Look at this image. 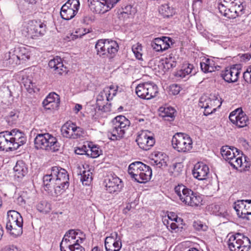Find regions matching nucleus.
<instances>
[{"mask_svg":"<svg viewBox=\"0 0 251 251\" xmlns=\"http://www.w3.org/2000/svg\"><path fill=\"white\" fill-rule=\"evenodd\" d=\"M43 183L48 188L54 189V195H60L69 186V176L66 170L59 167H52L43 178Z\"/></svg>","mask_w":251,"mask_h":251,"instance_id":"1","label":"nucleus"},{"mask_svg":"<svg viewBox=\"0 0 251 251\" xmlns=\"http://www.w3.org/2000/svg\"><path fill=\"white\" fill-rule=\"evenodd\" d=\"M25 134L19 129L0 132V151H15L26 143Z\"/></svg>","mask_w":251,"mask_h":251,"instance_id":"2","label":"nucleus"},{"mask_svg":"<svg viewBox=\"0 0 251 251\" xmlns=\"http://www.w3.org/2000/svg\"><path fill=\"white\" fill-rule=\"evenodd\" d=\"M175 192L179 200L184 205L192 207H200L203 204V198L201 195L194 192L191 189L181 184L175 187Z\"/></svg>","mask_w":251,"mask_h":251,"instance_id":"3","label":"nucleus"},{"mask_svg":"<svg viewBox=\"0 0 251 251\" xmlns=\"http://www.w3.org/2000/svg\"><path fill=\"white\" fill-rule=\"evenodd\" d=\"M220 12L229 19H235L243 14L244 7L243 0H220Z\"/></svg>","mask_w":251,"mask_h":251,"instance_id":"4","label":"nucleus"},{"mask_svg":"<svg viewBox=\"0 0 251 251\" xmlns=\"http://www.w3.org/2000/svg\"><path fill=\"white\" fill-rule=\"evenodd\" d=\"M111 128L108 132V136L111 140H118L124 137L130 125V121L125 116L120 115L112 120Z\"/></svg>","mask_w":251,"mask_h":251,"instance_id":"5","label":"nucleus"},{"mask_svg":"<svg viewBox=\"0 0 251 251\" xmlns=\"http://www.w3.org/2000/svg\"><path fill=\"white\" fill-rule=\"evenodd\" d=\"M35 148L47 151L56 152L60 148L57 139L48 133L38 134L34 139Z\"/></svg>","mask_w":251,"mask_h":251,"instance_id":"6","label":"nucleus"},{"mask_svg":"<svg viewBox=\"0 0 251 251\" xmlns=\"http://www.w3.org/2000/svg\"><path fill=\"white\" fill-rule=\"evenodd\" d=\"M97 55L102 58H113L119 50L116 41L109 39H100L96 45Z\"/></svg>","mask_w":251,"mask_h":251,"instance_id":"7","label":"nucleus"},{"mask_svg":"<svg viewBox=\"0 0 251 251\" xmlns=\"http://www.w3.org/2000/svg\"><path fill=\"white\" fill-rule=\"evenodd\" d=\"M23 220L21 214L15 210L7 212L6 229L14 237L20 236L23 233Z\"/></svg>","mask_w":251,"mask_h":251,"instance_id":"8","label":"nucleus"},{"mask_svg":"<svg viewBox=\"0 0 251 251\" xmlns=\"http://www.w3.org/2000/svg\"><path fill=\"white\" fill-rule=\"evenodd\" d=\"M46 32V25L40 21L31 20L23 25L21 32L27 38L36 39L43 35Z\"/></svg>","mask_w":251,"mask_h":251,"instance_id":"9","label":"nucleus"},{"mask_svg":"<svg viewBox=\"0 0 251 251\" xmlns=\"http://www.w3.org/2000/svg\"><path fill=\"white\" fill-rule=\"evenodd\" d=\"M30 52L25 47H20L15 49L13 52L9 51L4 55V59L7 65L13 66L19 65L28 60Z\"/></svg>","mask_w":251,"mask_h":251,"instance_id":"10","label":"nucleus"},{"mask_svg":"<svg viewBox=\"0 0 251 251\" xmlns=\"http://www.w3.org/2000/svg\"><path fill=\"white\" fill-rule=\"evenodd\" d=\"M227 244L231 251H249L251 247L250 239L240 233L231 235Z\"/></svg>","mask_w":251,"mask_h":251,"instance_id":"11","label":"nucleus"},{"mask_svg":"<svg viewBox=\"0 0 251 251\" xmlns=\"http://www.w3.org/2000/svg\"><path fill=\"white\" fill-rule=\"evenodd\" d=\"M85 235L83 232L74 229L68 230L65 234L60 244L61 251H64L75 246L76 244L81 243L85 240Z\"/></svg>","mask_w":251,"mask_h":251,"instance_id":"12","label":"nucleus"},{"mask_svg":"<svg viewBox=\"0 0 251 251\" xmlns=\"http://www.w3.org/2000/svg\"><path fill=\"white\" fill-rule=\"evenodd\" d=\"M173 148L180 152H187L192 148L193 142L190 137L182 133H177L173 137Z\"/></svg>","mask_w":251,"mask_h":251,"instance_id":"13","label":"nucleus"},{"mask_svg":"<svg viewBox=\"0 0 251 251\" xmlns=\"http://www.w3.org/2000/svg\"><path fill=\"white\" fill-rule=\"evenodd\" d=\"M137 95L143 99L150 100L158 93V87L153 82H146L139 84L136 87Z\"/></svg>","mask_w":251,"mask_h":251,"instance_id":"14","label":"nucleus"},{"mask_svg":"<svg viewBox=\"0 0 251 251\" xmlns=\"http://www.w3.org/2000/svg\"><path fill=\"white\" fill-rule=\"evenodd\" d=\"M120 0H88L90 10L96 13L103 14L111 9Z\"/></svg>","mask_w":251,"mask_h":251,"instance_id":"15","label":"nucleus"},{"mask_svg":"<svg viewBox=\"0 0 251 251\" xmlns=\"http://www.w3.org/2000/svg\"><path fill=\"white\" fill-rule=\"evenodd\" d=\"M79 6V0H68L61 8V17L65 20L71 19L77 13Z\"/></svg>","mask_w":251,"mask_h":251,"instance_id":"16","label":"nucleus"},{"mask_svg":"<svg viewBox=\"0 0 251 251\" xmlns=\"http://www.w3.org/2000/svg\"><path fill=\"white\" fill-rule=\"evenodd\" d=\"M136 142L140 148L148 151L153 146L155 140L153 133L151 132L149 130H142L137 136Z\"/></svg>","mask_w":251,"mask_h":251,"instance_id":"17","label":"nucleus"},{"mask_svg":"<svg viewBox=\"0 0 251 251\" xmlns=\"http://www.w3.org/2000/svg\"><path fill=\"white\" fill-rule=\"evenodd\" d=\"M61 131L65 137L76 139L82 136V128L77 126L75 124L67 122L62 126Z\"/></svg>","mask_w":251,"mask_h":251,"instance_id":"18","label":"nucleus"},{"mask_svg":"<svg viewBox=\"0 0 251 251\" xmlns=\"http://www.w3.org/2000/svg\"><path fill=\"white\" fill-rule=\"evenodd\" d=\"M241 71L240 65H233L230 68H226L224 71H223L221 75L227 82H235L238 80Z\"/></svg>","mask_w":251,"mask_h":251,"instance_id":"19","label":"nucleus"},{"mask_svg":"<svg viewBox=\"0 0 251 251\" xmlns=\"http://www.w3.org/2000/svg\"><path fill=\"white\" fill-rule=\"evenodd\" d=\"M106 190L109 193L117 195L123 187L122 181L116 176H111L105 180Z\"/></svg>","mask_w":251,"mask_h":251,"instance_id":"20","label":"nucleus"},{"mask_svg":"<svg viewBox=\"0 0 251 251\" xmlns=\"http://www.w3.org/2000/svg\"><path fill=\"white\" fill-rule=\"evenodd\" d=\"M218 101L217 99H211L207 96H202L199 100V106L204 109L203 114L207 116L216 111V103Z\"/></svg>","mask_w":251,"mask_h":251,"instance_id":"21","label":"nucleus"},{"mask_svg":"<svg viewBox=\"0 0 251 251\" xmlns=\"http://www.w3.org/2000/svg\"><path fill=\"white\" fill-rule=\"evenodd\" d=\"M104 243L106 251H119L122 246L121 238L117 232H114L110 236L107 237Z\"/></svg>","mask_w":251,"mask_h":251,"instance_id":"22","label":"nucleus"},{"mask_svg":"<svg viewBox=\"0 0 251 251\" xmlns=\"http://www.w3.org/2000/svg\"><path fill=\"white\" fill-rule=\"evenodd\" d=\"M230 121L239 127H243L247 126L249 119L247 116L241 110L239 109L232 111L229 116Z\"/></svg>","mask_w":251,"mask_h":251,"instance_id":"23","label":"nucleus"},{"mask_svg":"<svg viewBox=\"0 0 251 251\" xmlns=\"http://www.w3.org/2000/svg\"><path fill=\"white\" fill-rule=\"evenodd\" d=\"M192 174L199 180H206L209 175V167L202 162H198L194 167Z\"/></svg>","mask_w":251,"mask_h":251,"instance_id":"24","label":"nucleus"},{"mask_svg":"<svg viewBox=\"0 0 251 251\" xmlns=\"http://www.w3.org/2000/svg\"><path fill=\"white\" fill-rule=\"evenodd\" d=\"M43 107L47 109H57L60 104V97L54 92L50 93L43 100Z\"/></svg>","mask_w":251,"mask_h":251,"instance_id":"25","label":"nucleus"},{"mask_svg":"<svg viewBox=\"0 0 251 251\" xmlns=\"http://www.w3.org/2000/svg\"><path fill=\"white\" fill-rule=\"evenodd\" d=\"M49 66L53 69L55 74L59 75L66 74L68 71L67 68L63 64L62 59L58 56L49 61Z\"/></svg>","mask_w":251,"mask_h":251,"instance_id":"26","label":"nucleus"},{"mask_svg":"<svg viewBox=\"0 0 251 251\" xmlns=\"http://www.w3.org/2000/svg\"><path fill=\"white\" fill-rule=\"evenodd\" d=\"M143 163L137 161L132 163L129 165L128 168V173L132 178L137 182V178L139 176L140 172L142 168Z\"/></svg>","mask_w":251,"mask_h":251,"instance_id":"27","label":"nucleus"},{"mask_svg":"<svg viewBox=\"0 0 251 251\" xmlns=\"http://www.w3.org/2000/svg\"><path fill=\"white\" fill-rule=\"evenodd\" d=\"M143 168L139 172V176L137 178V182L140 183H144L150 180L152 176V170L151 167L145 164H143Z\"/></svg>","mask_w":251,"mask_h":251,"instance_id":"28","label":"nucleus"},{"mask_svg":"<svg viewBox=\"0 0 251 251\" xmlns=\"http://www.w3.org/2000/svg\"><path fill=\"white\" fill-rule=\"evenodd\" d=\"M15 176L22 178L27 173V168L23 161H18L13 168Z\"/></svg>","mask_w":251,"mask_h":251,"instance_id":"29","label":"nucleus"},{"mask_svg":"<svg viewBox=\"0 0 251 251\" xmlns=\"http://www.w3.org/2000/svg\"><path fill=\"white\" fill-rule=\"evenodd\" d=\"M245 207V200H238L234 203V209L238 216L243 219H248L246 217V213L248 212L246 211Z\"/></svg>","mask_w":251,"mask_h":251,"instance_id":"30","label":"nucleus"},{"mask_svg":"<svg viewBox=\"0 0 251 251\" xmlns=\"http://www.w3.org/2000/svg\"><path fill=\"white\" fill-rule=\"evenodd\" d=\"M159 111L160 116L162 117L164 120L169 121L174 120L175 110L173 108L171 107H161L159 108Z\"/></svg>","mask_w":251,"mask_h":251,"instance_id":"31","label":"nucleus"},{"mask_svg":"<svg viewBox=\"0 0 251 251\" xmlns=\"http://www.w3.org/2000/svg\"><path fill=\"white\" fill-rule=\"evenodd\" d=\"M77 174L80 176V180L83 185H88L92 180V173L89 170H82L80 166L77 168Z\"/></svg>","mask_w":251,"mask_h":251,"instance_id":"32","label":"nucleus"},{"mask_svg":"<svg viewBox=\"0 0 251 251\" xmlns=\"http://www.w3.org/2000/svg\"><path fill=\"white\" fill-rule=\"evenodd\" d=\"M238 152L236 148L230 147L227 146H223L221 149V153L223 158L227 161H229L233 157H235V154L234 151Z\"/></svg>","mask_w":251,"mask_h":251,"instance_id":"33","label":"nucleus"},{"mask_svg":"<svg viewBox=\"0 0 251 251\" xmlns=\"http://www.w3.org/2000/svg\"><path fill=\"white\" fill-rule=\"evenodd\" d=\"M20 111L17 109L10 111L5 117V120L9 126L16 124L19 121Z\"/></svg>","mask_w":251,"mask_h":251,"instance_id":"34","label":"nucleus"},{"mask_svg":"<svg viewBox=\"0 0 251 251\" xmlns=\"http://www.w3.org/2000/svg\"><path fill=\"white\" fill-rule=\"evenodd\" d=\"M159 13L164 18H169L175 14V10L168 4H163L159 8Z\"/></svg>","mask_w":251,"mask_h":251,"instance_id":"35","label":"nucleus"},{"mask_svg":"<svg viewBox=\"0 0 251 251\" xmlns=\"http://www.w3.org/2000/svg\"><path fill=\"white\" fill-rule=\"evenodd\" d=\"M214 65V62L210 59H206L204 62H201L200 63L201 69L205 73L215 71L216 67Z\"/></svg>","mask_w":251,"mask_h":251,"instance_id":"36","label":"nucleus"},{"mask_svg":"<svg viewBox=\"0 0 251 251\" xmlns=\"http://www.w3.org/2000/svg\"><path fill=\"white\" fill-rule=\"evenodd\" d=\"M162 64L163 65L164 68L166 70L175 68L176 65V62L175 59L172 57L170 55L169 57L162 59Z\"/></svg>","mask_w":251,"mask_h":251,"instance_id":"37","label":"nucleus"},{"mask_svg":"<svg viewBox=\"0 0 251 251\" xmlns=\"http://www.w3.org/2000/svg\"><path fill=\"white\" fill-rule=\"evenodd\" d=\"M37 209L40 212L46 214L51 210V205L47 201H41L37 205Z\"/></svg>","mask_w":251,"mask_h":251,"instance_id":"38","label":"nucleus"},{"mask_svg":"<svg viewBox=\"0 0 251 251\" xmlns=\"http://www.w3.org/2000/svg\"><path fill=\"white\" fill-rule=\"evenodd\" d=\"M88 32V31H87V29L86 28H78L76 30L75 33L70 34V36H68V38H69V41L71 40H74L77 38L81 37L82 36L84 35L86 33Z\"/></svg>","mask_w":251,"mask_h":251,"instance_id":"39","label":"nucleus"},{"mask_svg":"<svg viewBox=\"0 0 251 251\" xmlns=\"http://www.w3.org/2000/svg\"><path fill=\"white\" fill-rule=\"evenodd\" d=\"M160 51H163L170 47V43L172 45V41L170 38L163 36L160 38Z\"/></svg>","mask_w":251,"mask_h":251,"instance_id":"40","label":"nucleus"},{"mask_svg":"<svg viewBox=\"0 0 251 251\" xmlns=\"http://www.w3.org/2000/svg\"><path fill=\"white\" fill-rule=\"evenodd\" d=\"M132 50L137 59H142V49L141 44L137 43L132 47Z\"/></svg>","mask_w":251,"mask_h":251,"instance_id":"41","label":"nucleus"},{"mask_svg":"<svg viewBox=\"0 0 251 251\" xmlns=\"http://www.w3.org/2000/svg\"><path fill=\"white\" fill-rule=\"evenodd\" d=\"M24 86L29 93H35L39 90L36 87L35 84L33 83L30 79H27L25 82Z\"/></svg>","mask_w":251,"mask_h":251,"instance_id":"42","label":"nucleus"},{"mask_svg":"<svg viewBox=\"0 0 251 251\" xmlns=\"http://www.w3.org/2000/svg\"><path fill=\"white\" fill-rule=\"evenodd\" d=\"M109 88H104L102 91L100 92L97 96V103L100 102L106 99V101H109V99L107 98V94L109 92Z\"/></svg>","mask_w":251,"mask_h":251,"instance_id":"43","label":"nucleus"},{"mask_svg":"<svg viewBox=\"0 0 251 251\" xmlns=\"http://www.w3.org/2000/svg\"><path fill=\"white\" fill-rule=\"evenodd\" d=\"M228 162L234 168L237 169L241 167L242 165V159L240 156L236 157V155H235V157L230 159Z\"/></svg>","mask_w":251,"mask_h":251,"instance_id":"44","label":"nucleus"},{"mask_svg":"<svg viewBox=\"0 0 251 251\" xmlns=\"http://www.w3.org/2000/svg\"><path fill=\"white\" fill-rule=\"evenodd\" d=\"M160 154L158 153L155 154V157L156 158H153L151 159V163L153 166H156L159 168L165 167L167 166L166 162L165 161L164 159H158L157 157Z\"/></svg>","mask_w":251,"mask_h":251,"instance_id":"45","label":"nucleus"},{"mask_svg":"<svg viewBox=\"0 0 251 251\" xmlns=\"http://www.w3.org/2000/svg\"><path fill=\"white\" fill-rule=\"evenodd\" d=\"M193 226L194 228L198 231H206L207 229V226L200 221H194Z\"/></svg>","mask_w":251,"mask_h":251,"instance_id":"46","label":"nucleus"},{"mask_svg":"<svg viewBox=\"0 0 251 251\" xmlns=\"http://www.w3.org/2000/svg\"><path fill=\"white\" fill-rule=\"evenodd\" d=\"M104 88H109V92H108L107 94V98L109 99V100H112L114 97L117 91V87H116V88L114 87V85H112L110 86L106 87Z\"/></svg>","mask_w":251,"mask_h":251,"instance_id":"47","label":"nucleus"},{"mask_svg":"<svg viewBox=\"0 0 251 251\" xmlns=\"http://www.w3.org/2000/svg\"><path fill=\"white\" fill-rule=\"evenodd\" d=\"M160 38H155L151 42V46L156 51H160Z\"/></svg>","mask_w":251,"mask_h":251,"instance_id":"48","label":"nucleus"},{"mask_svg":"<svg viewBox=\"0 0 251 251\" xmlns=\"http://www.w3.org/2000/svg\"><path fill=\"white\" fill-rule=\"evenodd\" d=\"M180 91V87L176 84H173L169 87V93L173 95H177Z\"/></svg>","mask_w":251,"mask_h":251,"instance_id":"49","label":"nucleus"},{"mask_svg":"<svg viewBox=\"0 0 251 251\" xmlns=\"http://www.w3.org/2000/svg\"><path fill=\"white\" fill-rule=\"evenodd\" d=\"M183 71L187 75L191 74L194 75L196 74V69L194 68L193 65L191 64H187L186 67H183Z\"/></svg>","mask_w":251,"mask_h":251,"instance_id":"50","label":"nucleus"},{"mask_svg":"<svg viewBox=\"0 0 251 251\" xmlns=\"http://www.w3.org/2000/svg\"><path fill=\"white\" fill-rule=\"evenodd\" d=\"M97 106L99 110L102 112H106L110 111V104H108L107 102L106 104L103 105L102 103L99 102L97 103Z\"/></svg>","mask_w":251,"mask_h":251,"instance_id":"51","label":"nucleus"},{"mask_svg":"<svg viewBox=\"0 0 251 251\" xmlns=\"http://www.w3.org/2000/svg\"><path fill=\"white\" fill-rule=\"evenodd\" d=\"M168 218L171 220V222L175 221L176 223H181L182 222V219L180 218H179L176 215V214L174 212H170L168 214Z\"/></svg>","mask_w":251,"mask_h":251,"instance_id":"52","label":"nucleus"},{"mask_svg":"<svg viewBox=\"0 0 251 251\" xmlns=\"http://www.w3.org/2000/svg\"><path fill=\"white\" fill-rule=\"evenodd\" d=\"M243 77L246 82L251 83V67L248 68L243 73Z\"/></svg>","mask_w":251,"mask_h":251,"instance_id":"53","label":"nucleus"},{"mask_svg":"<svg viewBox=\"0 0 251 251\" xmlns=\"http://www.w3.org/2000/svg\"><path fill=\"white\" fill-rule=\"evenodd\" d=\"M89 151L91 152L90 155L92 158H96L100 155L99 148L97 146L90 147Z\"/></svg>","mask_w":251,"mask_h":251,"instance_id":"54","label":"nucleus"},{"mask_svg":"<svg viewBox=\"0 0 251 251\" xmlns=\"http://www.w3.org/2000/svg\"><path fill=\"white\" fill-rule=\"evenodd\" d=\"M64 251H85L84 248L80 245V243L76 244L75 246L71 247Z\"/></svg>","mask_w":251,"mask_h":251,"instance_id":"55","label":"nucleus"},{"mask_svg":"<svg viewBox=\"0 0 251 251\" xmlns=\"http://www.w3.org/2000/svg\"><path fill=\"white\" fill-rule=\"evenodd\" d=\"M89 151H86V146H83L81 148L78 147L75 150V153L77 154H89Z\"/></svg>","mask_w":251,"mask_h":251,"instance_id":"56","label":"nucleus"},{"mask_svg":"<svg viewBox=\"0 0 251 251\" xmlns=\"http://www.w3.org/2000/svg\"><path fill=\"white\" fill-rule=\"evenodd\" d=\"M94 20V17L92 16L87 15L83 17L82 20V23L86 25L90 24Z\"/></svg>","mask_w":251,"mask_h":251,"instance_id":"57","label":"nucleus"},{"mask_svg":"<svg viewBox=\"0 0 251 251\" xmlns=\"http://www.w3.org/2000/svg\"><path fill=\"white\" fill-rule=\"evenodd\" d=\"M245 209L246 211H247L248 213H246L247 215H251V200H245Z\"/></svg>","mask_w":251,"mask_h":251,"instance_id":"58","label":"nucleus"},{"mask_svg":"<svg viewBox=\"0 0 251 251\" xmlns=\"http://www.w3.org/2000/svg\"><path fill=\"white\" fill-rule=\"evenodd\" d=\"M186 75H187L185 72L183 71V69L176 72L175 74V76L179 78H184Z\"/></svg>","mask_w":251,"mask_h":251,"instance_id":"59","label":"nucleus"},{"mask_svg":"<svg viewBox=\"0 0 251 251\" xmlns=\"http://www.w3.org/2000/svg\"><path fill=\"white\" fill-rule=\"evenodd\" d=\"M1 251H20V250L16 246L12 245L5 247Z\"/></svg>","mask_w":251,"mask_h":251,"instance_id":"60","label":"nucleus"},{"mask_svg":"<svg viewBox=\"0 0 251 251\" xmlns=\"http://www.w3.org/2000/svg\"><path fill=\"white\" fill-rule=\"evenodd\" d=\"M123 12H124L125 14H129L130 15H132V13L134 12V10L133 9L132 7L130 5H127L126 6L125 8L123 9Z\"/></svg>","mask_w":251,"mask_h":251,"instance_id":"61","label":"nucleus"},{"mask_svg":"<svg viewBox=\"0 0 251 251\" xmlns=\"http://www.w3.org/2000/svg\"><path fill=\"white\" fill-rule=\"evenodd\" d=\"M169 226L170 227L171 229H172L173 230H176V229L178 228V226L176 224V222L175 223V222H174V221L171 222V223L169 221H167V227L168 228H169Z\"/></svg>","mask_w":251,"mask_h":251,"instance_id":"62","label":"nucleus"},{"mask_svg":"<svg viewBox=\"0 0 251 251\" xmlns=\"http://www.w3.org/2000/svg\"><path fill=\"white\" fill-rule=\"evenodd\" d=\"M82 109V105L79 104H76L74 109L76 113H78Z\"/></svg>","mask_w":251,"mask_h":251,"instance_id":"63","label":"nucleus"},{"mask_svg":"<svg viewBox=\"0 0 251 251\" xmlns=\"http://www.w3.org/2000/svg\"><path fill=\"white\" fill-rule=\"evenodd\" d=\"M131 15L129 14L128 13L125 14L124 12H121L120 15V18H124V19L128 18H129L130 16H131Z\"/></svg>","mask_w":251,"mask_h":251,"instance_id":"64","label":"nucleus"}]
</instances>
